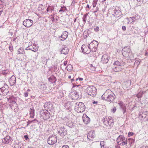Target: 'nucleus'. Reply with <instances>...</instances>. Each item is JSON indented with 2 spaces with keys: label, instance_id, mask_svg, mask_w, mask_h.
I'll return each mask as SVG.
<instances>
[{
  "label": "nucleus",
  "instance_id": "f257e3e1",
  "mask_svg": "<svg viewBox=\"0 0 148 148\" xmlns=\"http://www.w3.org/2000/svg\"><path fill=\"white\" fill-rule=\"evenodd\" d=\"M101 98L108 101H113L115 98V96L111 90H107L101 96Z\"/></svg>",
  "mask_w": 148,
  "mask_h": 148
},
{
  "label": "nucleus",
  "instance_id": "f03ea898",
  "mask_svg": "<svg viewBox=\"0 0 148 148\" xmlns=\"http://www.w3.org/2000/svg\"><path fill=\"white\" fill-rule=\"evenodd\" d=\"M8 100L11 109L15 112H17L18 108L17 104L16 103V98L14 96H11L9 98H8Z\"/></svg>",
  "mask_w": 148,
  "mask_h": 148
},
{
  "label": "nucleus",
  "instance_id": "7ed1b4c3",
  "mask_svg": "<svg viewBox=\"0 0 148 148\" xmlns=\"http://www.w3.org/2000/svg\"><path fill=\"white\" fill-rule=\"evenodd\" d=\"M103 123L109 129L112 127L113 125L114 120L111 116H109L108 118L104 117L103 120Z\"/></svg>",
  "mask_w": 148,
  "mask_h": 148
},
{
  "label": "nucleus",
  "instance_id": "20e7f679",
  "mask_svg": "<svg viewBox=\"0 0 148 148\" xmlns=\"http://www.w3.org/2000/svg\"><path fill=\"white\" fill-rule=\"evenodd\" d=\"M85 105L82 102H77L75 103V110L78 113L83 112L85 110Z\"/></svg>",
  "mask_w": 148,
  "mask_h": 148
},
{
  "label": "nucleus",
  "instance_id": "39448f33",
  "mask_svg": "<svg viewBox=\"0 0 148 148\" xmlns=\"http://www.w3.org/2000/svg\"><path fill=\"white\" fill-rule=\"evenodd\" d=\"M112 14L116 17H119L121 15L120 8L118 7H113L111 9Z\"/></svg>",
  "mask_w": 148,
  "mask_h": 148
},
{
  "label": "nucleus",
  "instance_id": "423d86ee",
  "mask_svg": "<svg viewBox=\"0 0 148 148\" xmlns=\"http://www.w3.org/2000/svg\"><path fill=\"white\" fill-rule=\"evenodd\" d=\"M96 90L97 89L95 87L90 86L87 88L86 91L89 95L93 97L95 96L96 95Z\"/></svg>",
  "mask_w": 148,
  "mask_h": 148
},
{
  "label": "nucleus",
  "instance_id": "0eeeda50",
  "mask_svg": "<svg viewBox=\"0 0 148 148\" xmlns=\"http://www.w3.org/2000/svg\"><path fill=\"white\" fill-rule=\"evenodd\" d=\"M40 117L44 120H47L51 116L50 113L47 110H42L40 111Z\"/></svg>",
  "mask_w": 148,
  "mask_h": 148
},
{
  "label": "nucleus",
  "instance_id": "6e6552de",
  "mask_svg": "<svg viewBox=\"0 0 148 148\" xmlns=\"http://www.w3.org/2000/svg\"><path fill=\"white\" fill-rule=\"evenodd\" d=\"M116 141L119 145H121L123 146L127 145L128 142L127 138L122 135H119Z\"/></svg>",
  "mask_w": 148,
  "mask_h": 148
},
{
  "label": "nucleus",
  "instance_id": "1a4fd4ad",
  "mask_svg": "<svg viewBox=\"0 0 148 148\" xmlns=\"http://www.w3.org/2000/svg\"><path fill=\"white\" fill-rule=\"evenodd\" d=\"M98 45V42L95 40H93L89 45V48L92 52H96Z\"/></svg>",
  "mask_w": 148,
  "mask_h": 148
},
{
  "label": "nucleus",
  "instance_id": "9d476101",
  "mask_svg": "<svg viewBox=\"0 0 148 148\" xmlns=\"http://www.w3.org/2000/svg\"><path fill=\"white\" fill-rule=\"evenodd\" d=\"M122 51L123 55L125 57H130L132 55V52L128 47L124 48Z\"/></svg>",
  "mask_w": 148,
  "mask_h": 148
},
{
  "label": "nucleus",
  "instance_id": "9b49d317",
  "mask_svg": "<svg viewBox=\"0 0 148 148\" xmlns=\"http://www.w3.org/2000/svg\"><path fill=\"white\" fill-rule=\"evenodd\" d=\"M9 92V87L6 84H5L3 87L0 88V94L1 95L5 96Z\"/></svg>",
  "mask_w": 148,
  "mask_h": 148
},
{
  "label": "nucleus",
  "instance_id": "f8f14e48",
  "mask_svg": "<svg viewBox=\"0 0 148 148\" xmlns=\"http://www.w3.org/2000/svg\"><path fill=\"white\" fill-rule=\"evenodd\" d=\"M139 116L141 119H143L145 121H148V112L140 111L139 113Z\"/></svg>",
  "mask_w": 148,
  "mask_h": 148
},
{
  "label": "nucleus",
  "instance_id": "ddd939ff",
  "mask_svg": "<svg viewBox=\"0 0 148 148\" xmlns=\"http://www.w3.org/2000/svg\"><path fill=\"white\" fill-rule=\"evenodd\" d=\"M57 140V136L56 135H53L50 136L48 138L47 143L49 145H53L56 143Z\"/></svg>",
  "mask_w": 148,
  "mask_h": 148
},
{
  "label": "nucleus",
  "instance_id": "4468645a",
  "mask_svg": "<svg viewBox=\"0 0 148 148\" xmlns=\"http://www.w3.org/2000/svg\"><path fill=\"white\" fill-rule=\"evenodd\" d=\"M81 49L83 52L87 54L89 53L91 51L89 45H83L81 47Z\"/></svg>",
  "mask_w": 148,
  "mask_h": 148
},
{
  "label": "nucleus",
  "instance_id": "2eb2a0df",
  "mask_svg": "<svg viewBox=\"0 0 148 148\" xmlns=\"http://www.w3.org/2000/svg\"><path fill=\"white\" fill-rule=\"evenodd\" d=\"M33 21L31 19H27L25 20L23 23V25L27 27H31L33 24Z\"/></svg>",
  "mask_w": 148,
  "mask_h": 148
},
{
  "label": "nucleus",
  "instance_id": "dca6fc26",
  "mask_svg": "<svg viewBox=\"0 0 148 148\" xmlns=\"http://www.w3.org/2000/svg\"><path fill=\"white\" fill-rule=\"evenodd\" d=\"M95 137V132L93 130L90 131L87 135L88 139L90 141H91Z\"/></svg>",
  "mask_w": 148,
  "mask_h": 148
},
{
  "label": "nucleus",
  "instance_id": "f3484780",
  "mask_svg": "<svg viewBox=\"0 0 148 148\" xmlns=\"http://www.w3.org/2000/svg\"><path fill=\"white\" fill-rule=\"evenodd\" d=\"M58 133L62 136H63L67 134L66 129L64 127H61L59 129Z\"/></svg>",
  "mask_w": 148,
  "mask_h": 148
},
{
  "label": "nucleus",
  "instance_id": "a211bd4d",
  "mask_svg": "<svg viewBox=\"0 0 148 148\" xmlns=\"http://www.w3.org/2000/svg\"><path fill=\"white\" fill-rule=\"evenodd\" d=\"M44 106L46 109L48 110L49 111H51L53 108V104L50 102L45 103Z\"/></svg>",
  "mask_w": 148,
  "mask_h": 148
},
{
  "label": "nucleus",
  "instance_id": "6ab92c4d",
  "mask_svg": "<svg viewBox=\"0 0 148 148\" xmlns=\"http://www.w3.org/2000/svg\"><path fill=\"white\" fill-rule=\"evenodd\" d=\"M12 140V138L9 136H7L2 140V143L4 144H7L10 143Z\"/></svg>",
  "mask_w": 148,
  "mask_h": 148
},
{
  "label": "nucleus",
  "instance_id": "aec40b11",
  "mask_svg": "<svg viewBox=\"0 0 148 148\" xmlns=\"http://www.w3.org/2000/svg\"><path fill=\"white\" fill-rule=\"evenodd\" d=\"M109 59V57L107 54H104L102 57L101 61L103 63L106 64L108 62Z\"/></svg>",
  "mask_w": 148,
  "mask_h": 148
},
{
  "label": "nucleus",
  "instance_id": "412c9836",
  "mask_svg": "<svg viewBox=\"0 0 148 148\" xmlns=\"http://www.w3.org/2000/svg\"><path fill=\"white\" fill-rule=\"evenodd\" d=\"M70 95L73 99H76L79 97L78 93L76 91L71 92L70 93Z\"/></svg>",
  "mask_w": 148,
  "mask_h": 148
},
{
  "label": "nucleus",
  "instance_id": "4be33fe9",
  "mask_svg": "<svg viewBox=\"0 0 148 148\" xmlns=\"http://www.w3.org/2000/svg\"><path fill=\"white\" fill-rule=\"evenodd\" d=\"M16 78L14 75H12L9 79V82L11 86H13L16 82Z\"/></svg>",
  "mask_w": 148,
  "mask_h": 148
},
{
  "label": "nucleus",
  "instance_id": "5701e85b",
  "mask_svg": "<svg viewBox=\"0 0 148 148\" xmlns=\"http://www.w3.org/2000/svg\"><path fill=\"white\" fill-rule=\"evenodd\" d=\"M69 52L68 48L67 47H66L65 46H64L62 47L60 51L61 54H63L64 55H66Z\"/></svg>",
  "mask_w": 148,
  "mask_h": 148
},
{
  "label": "nucleus",
  "instance_id": "b1692460",
  "mask_svg": "<svg viewBox=\"0 0 148 148\" xmlns=\"http://www.w3.org/2000/svg\"><path fill=\"white\" fill-rule=\"evenodd\" d=\"M82 119L83 122L86 124H88L90 121V119L86 114L83 115Z\"/></svg>",
  "mask_w": 148,
  "mask_h": 148
},
{
  "label": "nucleus",
  "instance_id": "393cba45",
  "mask_svg": "<svg viewBox=\"0 0 148 148\" xmlns=\"http://www.w3.org/2000/svg\"><path fill=\"white\" fill-rule=\"evenodd\" d=\"M131 84V81L130 80H128L124 82L123 84V87L125 89H126L129 88Z\"/></svg>",
  "mask_w": 148,
  "mask_h": 148
},
{
  "label": "nucleus",
  "instance_id": "a878e982",
  "mask_svg": "<svg viewBox=\"0 0 148 148\" xmlns=\"http://www.w3.org/2000/svg\"><path fill=\"white\" fill-rule=\"evenodd\" d=\"M118 104L120 108L123 111V113L124 114L126 112V107L125 106V104L122 101L119 102L118 103Z\"/></svg>",
  "mask_w": 148,
  "mask_h": 148
},
{
  "label": "nucleus",
  "instance_id": "bb28decb",
  "mask_svg": "<svg viewBox=\"0 0 148 148\" xmlns=\"http://www.w3.org/2000/svg\"><path fill=\"white\" fill-rule=\"evenodd\" d=\"M68 33L66 31H64L62 33V34L60 36V38H62L61 39V40H65L68 37Z\"/></svg>",
  "mask_w": 148,
  "mask_h": 148
},
{
  "label": "nucleus",
  "instance_id": "cd10ccee",
  "mask_svg": "<svg viewBox=\"0 0 148 148\" xmlns=\"http://www.w3.org/2000/svg\"><path fill=\"white\" fill-rule=\"evenodd\" d=\"M125 64V63L123 61L120 62L117 61L114 62V65H116V66H119L120 67L123 66Z\"/></svg>",
  "mask_w": 148,
  "mask_h": 148
},
{
  "label": "nucleus",
  "instance_id": "c85d7f7f",
  "mask_svg": "<svg viewBox=\"0 0 148 148\" xmlns=\"http://www.w3.org/2000/svg\"><path fill=\"white\" fill-rule=\"evenodd\" d=\"M48 80L50 82L53 83H56V79L55 77L53 75H52L48 78Z\"/></svg>",
  "mask_w": 148,
  "mask_h": 148
},
{
  "label": "nucleus",
  "instance_id": "c756f323",
  "mask_svg": "<svg viewBox=\"0 0 148 148\" xmlns=\"http://www.w3.org/2000/svg\"><path fill=\"white\" fill-rule=\"evenodd\" d=\"M30 118H33L34 116V110L33 108L29 110Z\"/></svg>",
  "mask_w": 148,
  "mask_h": 148
},
{
  "label": "nucleus",
  "instance_id": "7c9ffc66",
  "mask_svg": "<svg viewBox=\"0 0 148 148\" xmlns=\"http://www.w3.org/2000/svg\"><path fill=\"white\" fill-rule=\"evenodd\" d=\"M140 18L139 16L136 15L135 16L130 17L129 18L130 20H132V21L130 22V23H131L133 21H135L136 20Z\"/></svg>",
  "mask_w": 148,
  "mask_h": 148
},
{
  "label": "nucleus",
  "instance_id": "2f4dec72",
  "mask_svg": "<svg viewBox=\"0 0 148 148\" xmlns=\"http://www.w3.org/2000/svg\"><path fill=\"white\" fill-rule=\"evenodd\" d=\"M42 62L43 64H47V62L48 59L47 57L44 56H42Z\"/></svg>",
  "mask_w": 148,
  "mask_h": 148
},
{
  "label": "nucleus",
  "instance_id": "473e14b6",
  "mask_svg": "<svg viewBox=\"0 0 148 148\" xmlns=\"http://www.w3.org/2000/svg\"><path fill=\"white\" fill-rule=\"evenodd\" d=\"M122 69V68L119 66H116L113 69V70L115 72H118L120 71Z\"/></svg>",
  "mask_w": 148,
  "mask_h": 148
},
{
  "label": "nucleus",
  "instance_id": "72a5a7b5",
  "mask_svg": "<svg viewBox=\"0 0 148 148\" xmlns=\"http://www.w3.org/2000/svg\"><path fill=\"white\" fill-rule=\"evenodd\" d=\"M18 54H25L24 49L23 48L20 47L18 50Z\"/></svg>",
  "mask_w": 148,
  "mask_h": 148
},
{
  "label": "nucleus",
  "instance_id": "f704fd0d",
  "mask_svg": "<svg viewBox=\"0 0 148 148\" xmlns=\"http://www.w3.org/2000/svg\"><path fill=\"white\" fill-rule=\"evenodd\" d=\"M72 102H69L66 103L65 106L66 109L70 110L71 109V105L72 104Z\"/></svg>",
  "mask_w": 148,
  "mask_h": 148
},
{
  "label": "nucleus",
  "instance_id": "c9c22d12",
  "mask_svg": "<svg viewBox=\"0 0 148 148\" xmlns=\"http://www.w3.org/2000/svg\"><path fill=\"white\" fill-rule=\"evenodd\" d=\"M88 15V14H84L82 17V21H83V25H84L86 22L87 18V16Z\"/></svg>",
  "mask_w": 148,
  "mask_h": 148
},
{
  "label": "nucleus",
  "instance_id": "e433bc0d",
  "mask_svg": "<svg viewBox=\"0 0 148 148\" xmlns=\"http://www.w3.org/2000/svg\"><path fill=\"white\" fill-rule=\"evenodd\" d=\"M128 143L129 145H131L132 144H133L134 143V139L130 138L128 139Z\"/></svg>",
  "mask_w": 148,
  "mask_h": 148
},
{
  "label": "nucleus",
  "instance_id": "4c0bfd02",
  "mask_svg": "<svg viewBox=\"0 0 148 148\" xmlns=\"http://www.w3.org/2000/svg\"><path fill=\"white\" fill-rule=\"evenodd\" d=\"M67 70L69 71H70L72 69V66L71 64H69L66 67Z\"/></svg>",
  "mask_w": 148,
  "mask_h": 148
},
{
  "label": "nucleus",
  "instance_id": "58836bf2",
  "mask_svg": "<svg viewBox=\"0 0 148 148\" xmlns=\"http://www.w3.org/2000/svg\"><path fill=\"white\" fill-rule=\"evenodd\" d=\"M141 61V60L139 59L136 60L134 63V65H136L137 66H138L139 65L140 62Z\"/></svg>",
  "mask_w": 148,
  "mask_h": 148
},
{
  "label": "nucleus",
  "instance_id": "ea45409f",
  "mask_svg": "<svg viewBox=\"0 0 148 148\" xmlns=\"http://www.w3.org/2000/svg\"><path fill=\"white\" fill-rule=\"evenodd\" d=\"M66 125L67 126L71 128H72L73 126V124L71 121L67 122Z\"/></svg>",
  "mask_w": 148,
  "mask_h": 148
},
{
  "label": "nucleus",
  "instance_id": "a19ab883",
  "mask_svg": "<svg viewBox=\"0 0 148 148\" xmlns=\"http://www.w3.org/2000/svg\"><path fill=\"white\" fill-rule=\"evenodd\" d=\"M46 86L44 84H41L40 85V88L42 90H46Z\"/></svg>",
  "mask_w": 148,
  "mask_h": 148
},
{
  "label": "nucleus",
  "instance_id": "79ce46f5",
  "mask_svg": "<svg viewBox=\"0 0 148 148\" xmlns=\"http://www.w3.org/2000/svg\"><path fill=\"white\" fill-rule=\"evenodd\" d=\"M30 48H32V50H31L35 52L38 50V49L36 46L33 47L32 46L30 47Z\"/></svg>",
  "mask_w": 148,
  "mask_h": 148
},
{
  "label": "nucleus",
  "instance_id": "37998d69",
  "mask_svg": "<svg viewBox=\"0 0 148 148\" xmlns=\"http://www.w3.org/2000/svg\"><path fill=\"white\" fill-rule=\"evenodd\" d=\"M48 8H49V11L51 12L54 10V8L53 6L49 5L48 6Z\"/></svg>",
  "mask_w": 148,
  "mask_h": 148
},
{
  "label": "nucleus",
  "instance_id": "c03bdc74",
  "mask_svg": "<svg viewBox=\"0 0 148 148\" xmlns=\"http://www.w3.org/2000/svg\"><path fill=\"white\" fill-rule=\"evenodd\" d=\"M8 71L7 70H3L2 71L1 73L0 74H2L3 75H6L8 73Z\"/></svg>",
  "mask_w": 148,
  "mask_h": 148
},
{
  "label": "nucleus",
  "instance_id": "a18cd8bd",
  "mask_svg": "<svg viewBox=\"0 0 148 148\" xmlns=\"http://www.w3.org/2000/svg\"><path fill=\"white\" fill-rule=\"evenodd\" d=\"M100 144L101 146V148H107L105 147L103 142H100Z\"/></svg>",
  "mask_w": 148,
  "mask_h": 148
},
{
  "label": "nucleus",
  "instance_id": "49530a36",
  "mask_svg": "<svg viewBox=\"0 0 148 148\" xmlns=\"http://www.w3.org/2000/svg\"><path fill=\"white\" fill-rule=\"evenodd\" d=\"M97 0H94L93 2V7L95 8L96 6V4L97 3Z\"/></svg>",
  "mask_w": 148,
  "mask_h": 148
},
{
  "label": "nucleus",
  "instance_id": "de8ad7c7",
  "mask_svg": "<svg viewBox=\"0 0 148 148\" xmlns=\"http://www.w3.org/2000/svg\"><path fill=\"white\" fill-rule=\"evenodd\" d=\"M36 121H37V122H38V121L36 119H35L33 121H28V122H27V123H28L27 125H28L30 123H32V122H34L35 123Z\"/></svg>",
  "mask_w": 148,
  "mask_h": 148
},
{
  "label": "nucleus",
  "instance_id": "09e8293b",
  "mask_svg": "<svg viewBox=\"0 0 148 148\" xmlns=\"http://www.w3.org/2000/svg\"><path fill=\"white\" fill-rule=\"evenodd\" d=\"M143 95L142 92H140L137 95V97L138 98H140L142 97Z\"/></svg>",
  "mask_w": 148,
  "mask_h": 148
},
{
  "label": "nucleus",
  "instance_id": "8fccbe9b",
  "mask_svg": "<svg viewBox=\"0 0 148 148\" xmlns=\"http://www.w3.org/2000/svg\"><path fill=\"white\" fill-rule=\"evenodd\" d=\"M9 49L10 51L11 52H12L13 51V47L12 45L9 46Z\"/></svg>",
  "mask_w": 148,
  "mask_h": 148
},
{
  "label": "nucleus",
  "instance_id": "3c124183",
  "mask_svg": "<svg viewBox=\"0 0 148 148\" xmlns=\"http://www.w3.org/2000/svg\"><path fill=\"white\" fill-rule=\"evenodd\" d=\"M43 6V5L42 4H40L39 5V10H43L44 9H43L42 8V7Z\"/></svg>",
  "mask_w": 148,
  "mask_h": 148
},
{
  "label": "nucleus",
  "instance_id": "603ef678",
  "mask_svg": "<svg viewBox=\"0 0 148 148\" xmlns=\"http://www.w3.org/2000/svg\"><path fill=\"white\" fill-rule=\"evenodd\" d=\"M94 30L96 32H98L99 31V27L98 26H97L96 28H94Z\"/></svg>",
  "mask_w": 148,
  "mask_h": 148
},
{
  "label": "nucleus",
  "instance_id": "864d4df0",
  "mask_svg": "<svg viewBox=\"0 0 148 148\" xmlns=\"http://www.w3.org/2000/svg\"><path fill=\"white\" fill-rule=\"evenodd\" d=\"M32 48H30V46H28L25 49V50H32Z\"/></svg>",
  "mask_w": 148,
  "mask_h": 148
},
{
  "label": "nucleus",
  "instance_id": "5fc2aeb1",
  "mask_svg": "<svg viewBox=\"0 0 148 148\" xmlns=\"http://www.w3.org/2000/svg\"><path fill=\"white\" fill-rule=\"evenodd\" d=\"M112 111L113 113H114L116 111V108L115 107H114V108L112 110Z\"/></svg>",
  "mask_w": 148,
  "mask_h": 148
},
{
  "label": "nucleus",
  "instance_id": "6e6d98bb",
  "mask_svg": "<svg viewBox=\"0 0 148 148\" xmlns=\"http://www.w3.org/2000/svg\"><path fill=\"white\" fill-rule=\"evenodd\" d=\"M133 134V133L130 132H129L128 134L129 137H130V136H132Z\"/></svg>",
  "mask_w": 148,
  "mask_h": 148
},
{
  "label": "nucleus",
  "instance_id": "4d7b16f0",
  "mask_svg": "<svg viewBox=\"0 0 148 148\" xmlns=\"http://www.w3.org/2000/svg\"><path fill=\"white\" fill-rule=\"evenodd\" d=\"M62 148H69V146L67 145H64L62 147Z\"/></svg>",
  "mask_w": 148,
  "mask_h": 148
},
{
  "label": "nucleus",
  "instance_id": "13d9d810",
  "mask_svg": "<svg viewBox=\"0 0 148 148\" xmlns=\"http://www.w3.org/2000/svg\"><path fill=\"white\" fill-rule=\"evenodd\" d=\"M134 33L133 34L134 35H133V36L134 37H136V36H137V34L135 32V30H134Z\"/></svg>",
  "mask_w": 148,
  "mask_h": 148
},
{
  "label": "nucleus",
  "instance_id": "bf43d9fd",
  "mask_svg": "<svg viewBox=\"0 0 148 148\" xmlns=\"http://www.w3.org/2000/svg\"><path fill=\"white\" fill-rule=\"evenodd\" d=\"M122 29L123 31H125V30H126V27L125 26H123L122 27Z\"/></svg>",
  "mask_w": 148,
  "mask_h": 148
},
{
  "label": "nucleus",
  "instance_id": "052dcab7",
  "mask_svg": "<svg viewBox=\"0 0 148 148\" xmlns=\"http://www.w3.org/2000/svg\"><path fill=\"white\" fill-rule=\"evenodd\" d=\"M140 148H148V147L147 145H144Z\"/></svg>",
  "mask_w": 148,
  "mask_h": 148
},
{
  "label": "nucleus",
  "instance_id": "680f3d73",
  "mask_svg": "<svg viewBox=\"0 0 148 148\" xmlns=\"http://www.w3.org/2000/svg\"><path fill=\"white\" fill-rule=\"evenodd\" d=\"M67 61H64V65L65 66H66L67 64Z\"/></svg>",
  "mask_w": 148,
  "mask_h": 148
},
{
  "label": "nucleus",
  "instance_id": "e2e57ef3",
  "mask_svg": "<svg viewBox=\"0 0 148 148\" xmlns=\"http://www.w3.org/2000/svg\"><path fill=\"white\" fill-rule=\"evenodd\" d=\"M28 94L27 92H25L24 93V96L25 97H27L28 96Z\"/></svg>",
  "mask_w": 148,
  "mask_h": 148
},
{
  "label": "nucleus",
  "instance_id": "0e129e2a",
  "mask_svg": "<svg viewBox=\"0 0 148 148\" xmlns=\"http://www.w3.org/2000/svg\"><path fill=\"white\" fill-rule=\"evenodd\" d=\"M140 2V1H142V3H144L145 2V1H144V0H136Z\"/></svg>",
  "mask_w": 148,
  "mask_h": 148
},
{
  "label": "nucleus",
  "instance_id": "69168bd1",
  "mask_svg": "<svg viewBox=\"0 0 148 148\" xmlns=\"http://www.w3.org/2000/svg\"><path fill=\"white\" fill-rule=\"evenodd\" d=\"M32 42H29V46H30V47L32 46Z\"/></svg>",
  "mask_w": 148,
  "mask_h": 148
},
{
  "label": "nucleus",
  "instance_id": "338daca9",
  "mask_svg": "<svg viewBox=\"0 0 148 148\" xmlns=\"http://www.w3.org/2000/svg\"><path fill=\"white\" fill-rule=\"evenodd\" d=\"M24 138L26 140H27V139L28 138V136L27 135H25L24 136Z\"/></svg>",
  "mask_w": 148,
  "mask_h": 148
},
{
  "label": "nucleus",
  "instance_id": "774afa93",
  "mask_svg": "<svg viewBox=\"0 0 148 148\" xmlns=\"http://www.w3.org/2000/svg\"><path fill=\"white\" fill-rule=\"evenodd\" d=\"M51 16H52L51 19L52 21H53L54 20V17H53V15H51Z\"/></svg>",
  "mask_w": 148,
  "mask_h": 148
}]
</instances>
